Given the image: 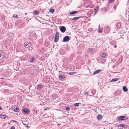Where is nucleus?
<instances>
[{
    "mask_svg": "<svg viewBox=\"0 0 129 129\" xmlns=\"http://www.w3.org/2000/svg\"><path fill=\"white\" fill-rule=\"evenodd\" d=\"M128 119L127 117L126 116H122L118 117L117 119V120L118 121L122 120H126Z\"/></svg>",
    "mask_w": 129,
    "mask_h": 129,
    "instance_id": "nucleus-1",
    "label": "nucleus"
},
{
    "mask_svg": "<svg viewBox=\"0 0 129 129\" xmlns=\"http://www.w3.org/2000/svg\"><path fill=\"white\" fill-rule=\"evenodd\" d=\"M59 36V34L58 32L57 31L55 36L54 41L56 42L58 41Z\"/></svg>",
    "mask_w": 129,
    "mask_h": 129,
    "instance_id": "nucleus-2",
    "label": "nucleus"
},
{
    "mask_svg": "<svg viewBox=\"0 0 129 129\" xmlns=\"http://www.w3.org/2000/svg\"><path fill=\"white\" fill-rule=\"evenodd\" d=\"M49 80L50 79L49 77L46 76L44 78L43 80V82L47 83L49 82Z\"/></svg>",
    "mask_w": 129,
    "mask_h": 129,
    "instance_id": "nucleus-3",
    "label": "nucleus"
},
{
    "mask_svg": "<svg viewBox=\"0 0 129 129\" xmlns=\"http://www.w3.org/2000/svg\"><path fill=\"white\" fill-rule=\"evenodd\" d=\"M70 40L69 37L68 36H66L63 38L62 42H66Z\"/></svg>",
    "mask_w": 129,
    "mask_h": 129,
    "instance_id": "nucleus-4",
    "label": "nucleus"
},
{
    "mask_svg": "<svg viewBox=\"0 0 129 129\" xmlns=\"http://www.w3.org/2000/svg\"><path fill=\"white\" fill-rule=\"evenodd\" d=\"M59 28L60 31L62 33L66 31V28L64 26H60Z\"/></svg>",
    "mask_w": 129,
    "mask_h": 129,
    "instance_id": "nucleus-5",
    "label": "nucleus"
},
{
    "mask_svg": "<svg viewBox=\"0 0 129 129\" xmlns=\"http://www.w3.org/2000/svg\"><path fill=\"white\" fill-rule=\"evenodd\" d=\"M118 126L120 127H122L124 128H126L127 126V125L125 124H120L118 125Z\"/></svg>",
    "mask_w": 129,
    "mask_h": 129,
    "instance_id": "nucleus-6",
    "label": "nucleus"
},
{
    "mask_svg": "<svg viewBox=\"0 0 129 129\" xmlns=\"http://www.w3.org/2000/svg\"><path fill=\"white\" fill-rule=\"evenodd\" d=\"M23 111L25 113L28 114L29 113V111L26 108H24L23 109Z\"/></svg>",
    "mask_w": 129,
    "mask_h": 129,
    "instance_id": "nucleus-7",
    "label": "nucleus"
},
{
    "mask_svg": "<svg viewBox=\"0 0 129 129\" xmlns=\"http://www.w3.org/2000/svg\"><path fill=\"white\" fill-rule=\"evenodd\" d=\"M60 52V54L62 55L66 53L65 51L63 49H61Z\"/></svg>",
    "mask_w": 129,
    "mask_h": 129,
    "instance_id": "nucleus-8",
    "label": "nucleus"
},
{
    "mask_svg": "<svg viewBox=\"0 0 129 129\" xmlns=\"http://www.w3.org/2000/svg\"><path fill=\"white\" fill-rule=\"evenodd\" d=\"M82 16H80V17H76L74 18H73V19H71V20H78L79 19L82 18Z\"/></svg>",
    "mask_w": 129,
    "mask_h": 129,
    "instance_id": "nucleus-9",
    "label": "nucleus"
},
{
    "mask_svg": "<svg viewBox=\"0 0 129 129\" xmlns=\"http://www.w3.org/2000/svg\"><path fill=\"white\" fill-rule=\"evenodd\" d=\"M110 30V28L109 27H107L105 28V30L107 33Z\"/></svg>",
    "mask_w": 129,
    "mask_h": 129,
    "instance_id": "nucleus-10",
    "label": "nucleus"
},
{
    "mask_svg": "<svg viewBox=\"0 0 129 129\" xmlns=\"http://www.w3.org/2000/svg\"><path fill=\"white\" fill-rule=\"evenodd\" d=\"M99 7L98 6L96 7L94 9L95 14L96 13L98 12L99 9Z\"/></svg>",
    "mask_w": 129,
    "mask_h": 129,
    "instance_id": "nucleus-11",
    "label": "nucleus"
},
{
    "mask_svg": "<svg viewBox=\"0 0 129 129\" xmlns=\"http://www.w3.org/2000/svg\"><path fill=\"white\" fill-rule=\"evenodd\" d=\"M122 56H121V57L119 58V59L118 60V62L119 64L122 61Z\"/></svg>",
    "mask_w": 129,
    "mask_h": 129,
    "instance_id": "nucleus-12",
    "label": "nucleus"
},
{
    "mask_svg": "<svg viewBox=\"0 0 129 129\" xmlns=\"http://www.w3.org/2000/svg\"><path fill=\"white\" fill-rule=\"evenodd\" d=\"M123 91L125 92H126L128 90V89L127 87L125 86H123Z\"/></svg>",
    "mask_w": 129,
    "mask_h": 129,
    "instance_id": "nucleus-13",
    "label": "nucleus"
},
{
    "mask_svg": "<svg viewBox=\"0 0 129 129\" xmlns=\"http://www.w3.org/2000/svg\"><path fill=\"white\" fill-rule=\"evenodd\" d=\"M101 71V70H100L99 69L96 71H95L93 73V74H97L99 73H100Z\"/></svg>",
    "mask_w": 129,
    "mask_h": 129,
    "instance_id": "nucleus-14",
    "label": "nucleus"
},
{
    "mask_svg": "<svg viewBox=\"0 0 129 129\" xmlns=\"http://www.w3.org/2000/svg\"><path fill=\"white\" fill-rule=\"evenodd\" d=\"M97 117L98 119V120H100V119L102 118V116L101 115L99 114L97 116Z\"/></svg>",
    "mask_w": 129,
    "mask_h": 129,
    "instance_id": "nucleus-15",
    "label": "nucleus"
},
{
    "mask_svg": "<svg viewBox=\"0 0 129 129\" xmlns=\"http://www.w3.org/2000/svg\"><path fill=\"white\" fill-rule=\"evenodd\" d=\"M76 73V72H70V73H68V74L70 75H73L74 74H75Z\"/></svg>",
    "mask_w": 129,
    "mask_h": 129,
    "instance_id": "nucleus-16",
    "label": "nucleus"
},
{
    "mask_svg": "<svg viewBox=\"0 0 129 129\" xmlns=\"http://www.w3.org/2000/svg\"><path fill=\"white\" fill-rule=\"evenodd\" d=\"M119 79L117 78L112 79L110 81L111 82H114L118 80Z\"/></svg>",
    "mask_w": 129,
    "mask_h": 129,
    "instance_id": "nucleus-17",
    "label": "nucleus"
},
{
    "mask_svg": "<svg viewBox=\"0 0 129 129\" xmlns=\"http://www.w3.org/2000/svg\"><path fill=\"white\" fill-rule=\"evenodd\" d=\"M78 13V12L77 11H74L73 12H70V14L72 15V14H75L76 13Z\"/></svg>",
    "mask_w": 129,
    "mask_h": 129,
    "instance_id": "nucleus-18",
    "label": "nucleus"
},
{
    "mask_svg": "<svg viewBox=\"0 0 129 129\" xmlns=\"http://www.w3.org/2000/svg\"><path fill=\"white\" fill-rule=\"evenodd\" d=\"M6 117V116L5 115H3L1 114H0V118H5Z\"/></svg>",
    "mask_w": 129,
    "mask_h": 129,
    "instance_id": "nucleus-19",
    "label": "nucleus"
},
{
    "mask_svg": "<svg viewBox=\"0 0 129 129\" xmlns=\"http://www.w3.org/2000/svg\"><path fill=\"white\" fill-rule=\"evenodd\" d=\"M34 59V58H30V62H33Z\"/></svg>",
    "mask_w": 129,
    "mask_h": 129,
    "instance_id": "nucleus-20",
    "label": "nucleus"
},
{
    "mask_svg": "<svg viewBox=\"0 0 129 129\" xmlns=\"http://www.w3.org/2000/svg\"><path fill=\"white\" fill-rule=\"evenodd\" d=\"M106 56V54H105L103 53L102 55V56L103 58H105Z\"/></svg>",
    "mask_w": 129,
    "mask_h": 129,
    "instance_id": "nucleus-21",
    "label": "nucleus"
},
{
    "mask_svg": "<svg viewBox=\"0 0 129 129\" xmlns=\"http://www.w3.org/2000/svg\"><path fill=\"white\" fill-rule=\"evenodd\" d=\"M38 87L39 88H41L43 87V86L42 85L40 84L38 86Z\"/></svg>",
    "mask_w": 129,
    "mask_h": 129,
    "instance_id": "nucleus-22",
    "label": "nucleus"
},
{
    "mask_svg": "<svg viewBox=\"0 0 129 129\" xmlns=\"http://www.w3.org/2000/svg\"><path fill=\"white\" fill-rule=\"evenodd\" d=\"M59 79H62L64 78L63 77V76L62 75H60L59 76Z\"/></svg>",
    "mask_w": 129,
    "mask_h": 129,
    "instance_id": "nucleus-23",
    "label": "nucleus"
},
{
    "mask_svg": "<svg viewBox=\"0 0 129 129\" xmlns=\"http://www.w3.org/2000/svg\"><path fill=\"white\" fill-rule=\"evenodd\" d=\"M79 105V103H76L74 104V106H78Z\"/></svg>",
    "mask_w": 129,
    "mask_h": 129,
    "instance_id": "nucleus-24",
    "label": "nucleus"
},
{
    "mask_svg": "<svg viewBox=\"0 0 129 129\" xmlns=\"http://www.w3.org/2000/svg\"><path fill=\"white\" fill-rule=\"evenodd\" d=\"M50 12L52 13H53L54 11V10L53 9H50Z\"/></svg>",
    "mask_w": 129,
    "mask_h": 129,
    "instance_id": "nucleus-25",
    "label": "nucleus"
},
{
    "mask_svg": "<svg viewBox=\"0 0 129 129\" xmlns=\"http://www.w3.org/2000/svg\"><path fill=\"white\" fill-rule=\"evenodd\" d=\"M115 0H109V1L108 3H112Z\"/></svg>",
    "mask_w": 129,
    "mask_h": 129,
    "instance_id": "nucleus-26",
    "label": "nucleus"
},
{
    "mask_svg": "<svg viewBox=\"0 0 129 129\" xmlns=\"http://www.w3.org/2000/svg\"><path fill=\"white\" fill-rule=\"evenodd\" d=\"M39 12L38 11H36L35 12V14L36 15L38 14H39Z\"/></svg>",
    "mask_w": 129,
    "mask_h": 129,
    "instance_id": "nucleus-27",
    "label": "nucleus"
},
{
    "mask_svg": "<svg viewBox=\"0 0 129 129\" xmlns=\"http://www.w3.org/2000/svg\"><path fill=\"white\" fill-rule=\"evenodd\" d=\"M4 91L5 92H6L7 93H8L9 91L7 89H4Z\"/></svg>",
    "mask_w": 129,
    "mask_h": 129,
    "instance_id": "nucleus-28",
    "label": "nucleus"
},
{
    "mask_svg": "<svg viewBox=\"0 0 129 129\" xmlns=\"http://www.w3.org/2000/svg\"><path fill=\"white\" fill-rule=\"evenodd\" d=\"M104 9L105 10V12H106L107 11V8L106 7H105L104 8Z\"/></svg>",
    "mask_w": 129,
    "mask_h": 129,
    "instance_id": "nucleus-29",
    "label": "nucleus"
},
{
    "mask_svg": "<svg viewBox=\"0 0 129 129\" xmlns=\"http://www.w3.org/2000/svg\"><path fill=\"white\" fill-rule=\"evenodd\" d=\"M70 109V107H66V110L67 111H68Z\"/></svg>",
    "mask_w": 129,
    "mask_h": 129,
    "instance_id": "nucleus-30",
    "label": "nucleus"
},
{
    "mask_svg": "<svg viewBox=\"0 0 129 129\" xmlns=\"http://www.w3.org/2000/svg\"><path fill=\"white\" fill-rule=\"evenodd\" d=\"M13 17L16 18L18 17V16L17 15L14 14L13 15Z\"/></svg>",
    "mask_w": 129,
    "mask_h": 129,
    "instance_id": "nucleus-31",
    "label": "nucleus"
},
{
    "mask_svg": "<svg viewBox=\"0 0 129 129\" xmlns=\"http://www.w3.org/2000/svg\"><path fill=\"white\" fill-rule=\"evenodd\" d=\"M33 112L35 113H37V111L36 110L34 109L33 110Z\"/></svg>",
    "mask_w": 129,
    "mask_h": 129,
    "instance_id": "nucleus-32",
    "label": "nucleus"
},
{
    "mask_svg": "<svg viewBox=\"0 0 129 129\" xmlns=\"http://www.w3.org/2000/svg\"><path fill=\"white\" fill-rule=\"evenodd\" d=\"M15 127L14 126H13L10 129H15Z\"/></svg>",
    "mask_w": 129,
    "mask_h": 129,
    "instance_id": "nucleus-33",
    "label": "nucleus"
},
{
    "mask_svg": "<svg viewBox=\"0 0 129 129\" xmlns=\"http://www.w3.org/2000/svg\"><path fill=\"white\" fill-rule=\"evenodd\" d=\"M15 110H18L19 109V108L18 107H16V108H15Z\"/></svg>",
    "mask_w": 129,
    "mask_h": 129,
    "instance_id": "nucleus-34",
    "label": "nucleus"
},
{
    "mask_svg": "<svg viewBox=\"0 0 129 129\" xmlns=\"http://www.w3.org/2000/svg\"><path fill=\"white\" fill-rule=\"evenodd\" d=\"M102 29H100L99 30V32L100 33H101L102 32Z\"/></svg>",
    "mask_w": 129,
    "mask_h": 129,
    "instance_id": "nucleus-35",
    "label": "nucleus"
},
{
    "mask_svg": "<svg viewBox=\"0 0 129 129\" xmlns=\"http://www.w3.org/2000/svg\"><path fill=\"white\" fill-rule=\"evenodd\" d=\"M25 45L26 46H27L28 45V44L27 43H26L25 44Z\"/></svg>",
    "mask_w": 129,
    "mask_h": 129,
    "instance_id": "nucleus-36",
    "label": "nucleus"
},
{
    "mask_svg": "<svg viewBox=\"0 0 129 129\" xmlns=\"http://www.w3.org/2000/svg\"><path fill=\"white\" fill-rule=\"evenodd\" d=\"M49 109V108H46L45 109H44V110H47L48 109Z\"/></svg>",
    "mask_w": 129,
    "mask_h": 129,
    "instance_id": "nucleus-37",
    "label": "nucleus"
},
{
    "mask_svg": "<svg viewBox=\"0 0 129 129\" xmlns=\"http://www.w3.org/2000/svg\"><path fill=\"white\" fill-rule=\"evenodd\" d=\"M88 94V93L87 92H85L84 94Z\"/></svg>",
    "mask_w": 129,
    "mask_h": 129,
    "instance_id": "nucleus-38",
    "label": "nucleus"
},
{
    "mask_svg": "<svg viewBox=\"0 0 129 129\" xmlns=\"http://www.w3.org/2000/svg\"><path fill=\"white\" fill-rule=\"evenodd\" d=\"M115 65H113V68H115Z\"/></svg>",
    "mask_w": 129,
    "mask_h": 129,
    "instance_id": "nucleus-39",
    "label": "nucleus"
},
{
    "mask_svg": "<svg viewBox=\"0 0 129 129\" xmlns=\"http://www.w3.org/2000/svg\"><path fill=\"white\" fill-rule=\"evenodd\" d=\"M116 47H117V46H116V45H115V46H114V48H116Z\"/></svg>",
    "mask_w": 129,
    "mask_h": 129,
    "instance_id": "nucleus-40",
    "label": "nucleus"
},
{
    "mask_svg": "<svg viewBox=\"0 0 129 129\" xmlns=\"http://www.w3.org/2000/svg\"><path fill=\"white\" fill-rule=\"evenodd\" d=\"M0 110H2V107L0 106Z\"/></svg>",
    "mask_w": 129,
    "mask_h": 129,
    "instance_id": "nucleus-41",
    "label": "nucleus"
},
{
    "mask_svg": "<svg viewBox=\"0 0 129 129\" xmlns=\"http://www.w3.org/2000/svg\"><path fill=\"white\" fill-rule=\"evenodd\" d=\"M1 54H0V57H1Z\"/></svg>",
    "mask_w": 129,
    "mask_h": 129,
    "instance_id": "nucleus-42",
    "label": "nucleus"
},
{
    "mask_svg": "<svg viewBox=\"0 0 129 129\" xmlns=\"http://www.w3.org/2000/svg\"><path fill=\"white\" fill-rule=\"evenodd\" d=\"M4 79L3 78H1V79Z\"/></svg>",
    "mask_w": 129,
    "mask_h": 129,
    "instance_id": "nucleus-43",
    "label": "nucleus"
},
{
    "mask_svg": "<svg viewBox=\"0 0 129 129\" xmlns=\"http://www.w3.org/2000/svg\"><path fill=\"white\" fill-rule=\"evenodd\" d=\"M12 121L13 122H14V120H12Z\"/></svg>",
    "mask_w": 129,
    "mask_h": 129,
    "instance_id": "nucleus-44",
    "label": "nucleus"
},
{
    "mask_svg": "<svg viewBox=\"0 0 129 129\" xmlns=\"http://www.w3.org/2000/svg\"><path fill=\"white\" fill-rule=\"evenodd\" d=\"M53 84V82L51 83V84Z\"/></svg>",
    "mask_w": 129,
    "mask_h": 129,
    "instance_id": "nucleus-45",
    "label": "nucleus"
},
{
    "mask_svg": "<svg viewBox=\"0 0 129 129\" xmlns=\"http://www.w3.org/2000/svg\"><path fill=\"white\" fill-rule=\"evenodd\" d=\"M100 27V25H99V27Z\"/></svg>",
    "mask_w": 129,
    "mask_h": 129,
    "instance_id": "nucleus-46",
    "label": "nucleus"
},
{
    "mask_svg": "<svg viewBox=\"0 0 129 129\" xmlns=\"http://www.w3.org/2000/svg\"><path fill=\"white\" fill-rule=\"evenodd\" d=\"M59 72H61L59 71Z\"/></svg>",
    "mask_w": 129,
    "mask_h": 129,
    "instance_id": "nucleus-47",
    "label": "nucleus"
}]
</instances>
